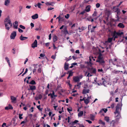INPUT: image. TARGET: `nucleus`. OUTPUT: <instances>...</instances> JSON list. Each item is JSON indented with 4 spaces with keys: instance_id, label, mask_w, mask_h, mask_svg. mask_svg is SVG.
<instances>
[{
    "instance_id": "nucleus-47",
    "label": "nucleus",
    "mask_w": 127,
    "mask_h": 127,
    "mask_svg": "<svg viewBox=\"0 0 127 127\" xmlns=\"http://www.w3.org/2000/svg\"><path fill=\"white\" fill-rule=\"evenodd\" d=\"M20 27L21 29H25V26L21 25H20Z\"/></svg>"
},
{
    "instance_id": "nucleus-53",
    "label": "nucleus",
    "mask_w": 127,
    "mask_h": 127,
    "mask_svg": "<svg viewBox=\"0 0 127 127\" xmlns=\"http://www.w3.org/2000/svg\"><path fill=\"white\" fill-rule=\"evenodd\" d=\"M78 76L79 78V80L80 79H82L83 77V76L82 75H79Z\"/></svg>"
},
{
    "instance_id": "nucleus-34",
    "label": "nucleus",
    "mask_w": 127,
    "mask_h": 127,
    "mask_svg": "<svg viewBox=\"0 0 127 127\" xmlns=\"http://www.w3.org/2000/svg\"><path fill=\"white\" fill-rule=\"evenodd\" d=\"M96 27V26H93L92 28V29L91 30V32H94V29Z\"/></svg>"
},
{
    "instance_id": "nucleus-51",
    "label": "nucleus",
    "mask_w": 127,
    "mask_h": 127,
    "mask_svg": "<svg viewBox=\"0 0 127 127\" xmlns=\"http://www.w3.org/2000/svg\"><path fill=\"white\" fill-rule=\"evenodd\" d=\"M38 98L39 99H41L42 97V95L41 94H39L38 95Z\"/></svg>"
},
{
    "instance_id": "nucleus-32",
    "label": "nucleus",
    "mask_w": 127,
    "mask_h": 127,
    "mask_svg": "<svg viewBox=\"0 0 127 127\" xmlns=\"http://www.w3.org/2000/svg\"><path fill=\"white\" fill-rule=\"evenodd\" d=\"M105 120L107 122H109V118L108 117L106 116L105 117Z\"/></svg>"
},
{
    "instance_id": "nucleus-60",
    "label": "nucleus",
    "mask_w": 127,
    "mask_h": 127,
    "mask_svg": "<svg viewBox=\"0 0 127 127\" xmlns=\"http://www.w3.org/2000/svg\"><path fill=\"white\" fill-rule=\"evenodd\" d=\"M98 72H102L103 71V70L102 69H98Z\"/></svg>"
},
{
    "instance_id": "nucleus-1",
    "label": "nucleus",
    "mask_w": 127,
    "mask_h": 127,
    "mask_svg": "<svg viewBox=\"0 0 127 127\" xmlns=\"http://www.w3.org/2000/svg\"><path fill=\"white\" fill-rule=\"evenodd\" d=\"M122 100L121 101L120 103H118L116 108V110L115 111L114 113L115 120H112L110 123L111 125L112 126H114L115 124L118 121V120L121 117L120 112L121 110V107L122 106Z\"/></svg>"
},
{
    "instance_id": "nucleus-5",
    "label": "nucleus",
    "mask_w": 127,
    "mask_h": 127,
    "mask_svg": "<svg viewBox=\"0 0 127 127\" xmlns=\"http://www.w3.org/2000/svg\"><path fill=\"white\" fill-rule=\"evenodd\" d=\"M116 10L115 11V12H116L117 14L116 15V18H117L116 19L114 20L113 19V20L114 21L116 22L118 21L120 19L119 16L120 14V9L119 8H117L116 9Z\"/></svg>"
},
{
    "instance_id": "nucleus-27",
    "label": "nucleus",
    "mask_w": 127,
    "mask_h": 127,
    "mask_svg": "<svg viewBox=\"0 0 127 127\" xmlns=\"http://www.w3.org/2000/svg\"><path fill=\"white\" fill-rule=\"evenodd\" d=\"M72 75H73L72 72L71 71H70L69 72V75H68V77H67V79H68L69 78V77H70V76H72Z\"/></svg>"
},
{
    "instance_id": "nucleus-18",
    "label": "nucleus",
    "mask_w": 127,
    "mask_h": 127,
    "mask_svg": "<svg viewBox=\"0 0 127 127\" xmlns=\"http://www.w3.org/2000/svg\"><path fill=\"white\" fill-rule=\"evenodd\" d=\"M68 64L65 63L64 66V68L65 70H67L68 68Z\"/></svg>"
},
{
    "instance_id": "nucleus-64",
    "label": "nucleus",
    "mask_w": 127,
    "mask_h": 127,
    "mask_svg": "<svg viewBox=\"0 0 127 127\" xmlns=\"http://www.w3.org/2000/svg\"><path fill=\"white\" fill-rule=\"evenodd\" d=\"M6 125V124L5 123H3L2 126V127H4V126H5Z\"/></svg>"
},
{
    "instance_id": "nucleus-43",
    "label": "nucleus",
    "mask_w": 127,
    "mask_h": 127,
    "mask_svg": "<svg viewBox=\"0 0 127 127\" xmlns=\"http://www.w3.org/2000/svg\"><path fill=\"white\" fill-rule=\"evenodd\" d=\"M80 68H83L85 67V65L84 64H81L80 65Z\"/></svg>"
},
{
    "instance_id": "nucleus-61",
    "label": "nucleus",
    "mask_w": 127,
    "mask_h": 127,
    "mask_svg": "<svg viewBox=\"0 0 127 127\" xmlns=\"http://www.w3.org/2000/svg\"><path fill=\"white\" fill-rule=\"evenodd\" d=\"M72 58H73V59L75 60H76L77 58V57L74 56H72Z\"/></svg>"
},
{
    "instance_id": "nucleus-12",
    "label": "nucleus",
    "mask_w": 127,
    "mask_h": 127,
    "mask_svg": "<svg viewBox=\"0 0 127 127\" xmlns=\"http://www.w3.org/2000/svg\"><path fill=\"white\" fill-rule=\"evenodd\" d=\"M73 80L75 82H79L80 80L79 79V78L78 76H76L73 77Z\"/></svg>"
},
{
    "instance_id": "nucleus-35",
    "label": "nucleus",
    "mask_w": 127,
    "mask_h": 127,
    "mask_svg": "<svg viewBox=\"0 0 127 127\" xmlns=\"http://www.w3.org/2000/svg\"><path fill=\"white\" fill-rule=\"evenodd\" d=\"M78 29H79L80 30L79 32H81L83 30H84V28L83 27H82L81 28L79 27Z\"/></svg>"
},
{
    "instance_id": "nucleus-46",
    "label": "nucleus",
    "mask_w": 127,
    "mask_h": 127,
    "mask_svg": "<svg viewBox=\"0 0 127 127\" xmlns=\"http://www.w3.org/2000/svg\"><path fill=\"white\" fill-rule=\"evenodd\" d=\"M23 114H19V118L20 119H22L23 118L22 117V116L23 115Z\"/></svg>"
},
{
    "instance_id": "nucleus-59",
    "label": "nucleus",
    "mask_w": 127,
    "mask_h": 127,
    "mask_svg": "<svg viewBox=\"0 0 127 127\" xmlns=\"http://www.w3.org/2000/svg\"><path fill=\"white\" fill-rule=\"evenodd\" d=\"M9 108L10 109H13V107L11 105H9Z\"/></svg>"
},
{
    "instance_id": "nucleus-55",
    "label": "nucleus",
    "mask_w": 127,
    "mask_h": 127,
    "mask_svg": "<svg viewBox=\"0 0 127 127\" xmlns=\"http://www.w3.org/2000/svg\"><path fill=\"white\" fill-rule=\"evenodd\" d=\"M114 103H113L111 105V107L113 109L114 107Z\"/></svg>"
},
{
    "instance_id": "nucleus-4",
    "label": "nucleus",
    "mask_w": 127,
    "mask_h": 127,
    "mask_svg": "<svg viewBox=\"0 0 127 127\" xmlns=\"http://www.w3.org/2000/svg\"><path fill=\"white\" fill-rule=\"evenodd\" d=\"M18 24H5L6 29L8 30L10 28L12 27L13 25V27L14 29H17L18 28Z\"/></svg>"
},
{
    "instance_id": "nucleus-19",
    "label": "nucleus",
    "mask_w": 127,
    "mask_h": 127,
    "mask_svg": "<svg viewBox=\"0 0 127 127\" xmlns=\"http://www.w3.org/2000/svg\"><path fill=\"white\" fill-rule=\"evenodd\" d=\"M38 17V15L37 14H35L32 16V18L33 19H37Z\"/></svg>"
},
{
    "instance_id": "nucleus-37",
    "label": "nucleus",
    "mask_w": 127,
    "mask_h": 127,
    "mask_svg": "<svg viewBox=\"0 0 127 127\" xmlns=\"http://www.w3.org/2000/svg\"><path fill=\"white\" fill-rule=\"evenodd\" d=\"M99 121V123L100 124H102L103 125H105V122H103L102 120H100Z\"/></svg>"
},
{
    "instance_id": "nucleus-20",
    "label": "nucleus",
    "mask_w": 127,
    "mask_h": 127,
    "mask_svg": "<svg viewBox=\"0 0 127 127\" xmlns=\"http://www.w3.org/2000/svg\"><path fill=\"white\" fill-rule=\"evenodd\" d=\"M28 38L27 37L23 36L22 35H21V36L20 37V40L22 41L25 40Z\"/></svg>"
},
{
    "instance_id": "nucleus-40",
    "label": "nucleus",
    "mask_w": 127,
    "mask_h": 127,
    "mask_svg": "<svg viewBox=\"0 0 127 127\" xmlns=\"http://www.w3.org/2000/svg\"><path fill=\"white\" fill-rule=\"evenodd\" d=\"M28 70V68H27L26 69L25 72L22 75V76H23L27 72Z\"/></svg>"
},
{
    "instance_id": "nucleus-44",
    "label": "nucleus",
    "mask_w": 127,
    "mask_h": 127,
    "mask_svg": "<svg viewBox=\"0 0 127 127\" xmlns=\"http://www.w3.org/2000/svg\"><path fill=\"white\" fill-rule=\"evenodd\" d=\"M88 87V85L86 83H85L84 85V86L83 87L85 89L87 88Z\"/></svg>"
},
{
    "instance_id": "nucleus-22",
    "label": "nucleus",
    "mask_w": 127,
    "mask_h": 127,
    "mask_svg": "<svg viewBox=\"0 0 127 127\" xmlns=\"http://www.w3.org/2000/svg\"><path fill=\"white\" fill-rule=\"evenodd\" d=\"M83 114V111H81L78 114V117H80L82 116Z\"/></svg>"
},
{
    "instance_id": "nucleus-14",
    "label": "nucleus",
    "mask_w": 127,
    "mask_h": 127,
    "mask_svg": "<svg viewBox=\"0 0 127 127\" xmlns=\"http://www.w3.org/2000/svg\"><path fill=\"white\" fill-rule=\"evenodd\" d=\"M62 32L65 35H66L68 33V32L67 30V29L66 27H64V28Z\"/></svg>"
},
{
    "instance_id": "nucleus-42",
    "label": "nucleus",
    "mask_w": 127,
    "mask_h": 127,
    "mask_svg": "<svg viewBox=\"0 0 127 127\" xmlns=\"http://www.w3.org/2000/svg\"><path fill=\"white\" fill-rule=\"evenodd\" d=\"M25 106L27 108H28L30 107L31 106L30 105L29 103H28L26 105H25Z\"/></svg>"
},
{
    "instance_id": "nucleus-36",
    "label": "nucleus",
    "mask_w": 127,
    "mask_h": 127,
    "mask_svg": "<svg viewBox=\"0 0 127 127\" xmlns=\"http://www.w3.org/2000/svg\"><path fill=\"white\" fill-rule=\"evenodd\" d=\"M23 7L22 6H19V13H21V10H22V9H23Z\"/></svg>"
},
{
    "instance_id": "nucleus-26",
    "label": "nucleus",
    "mask_w": 127,
    "mask_h": 127,
    "mask_svg": "<svg viewBox=\"0 0 127 127\" xmlns=\"http://www.w3.org/2000/svg\"><path fill=\"white\" fill-rule=\"evenodd\" d=\"M87 20L89 21H91L92 22L94 21V19L91 17H88L87 18Z\"/></svg>"
},
{
    "instance_id": "nucleus-39",
    "label": "nucleus",
    "mask_w": 127,
    "mask_h": 127,
    "mask_svg": "<svg viewBox=\"0 0 127 127\" xmlns=\"http://www.w3.org/2000/svg\"><path fill=\"white\" fill-rule=\"evenodd\" d=\"M57 19H59V22H60V21H61L62 20H63V18L62 17H60V16H59L58 17H57Z\"/></svg>"
},
{
    "instance_id": "nucleus-45",
    "label": "nucleus",
    "mask_w": 127,
    "mask_h": 127,
    "mask_svg": "<svg viewBox=\"0 0 127 127\" xmlns=\"http://www.w3.org/2000/svg\"><path fill=\"white\" fill-rule=\"evenodd\" d=\"M42 5V4L41 3H37V6H38V8H41L40 6Z\"/></svg>"
},
{
    "instance_id": "nucleus-9",
    "label": "nucleus",
    "mask_w": 127,
    "mask_h": 127,
    "mask_svg": "<svg viewBox=\"0 0 127 127\" xmlns=\"http://www.w3.org/2000/svg\"><path fill=\"white\" fill-rule=\"evenodd\" d=\"M5 24H12L11 23L9 18L8 17L6 18L4 20Z\"/></svg>"
},
{
    "instance_id": "nucleus-13",
    "label": "nucleus",
    "mask_w": 127,
    "mask_h": 127,
    "mask_svg": "<svg viewBox=\"0 0 127 127\" xmlns=\"http://www.w3.org/2000/svg\"><path fill=\"white\" fill-rule=\"evenodd\" d=\"M11 102L12 103H15L16 100V97L13 96H11Z\"/></svg>"
},
{
    "instance_id": "nucleus-38",
    "label": "nucleus",
    "mask_w": 127,
    "mask_h": 127,
    "mask_svg": "<svg viewBox=\"0 0 127 127\" xmlns=\"http://www.w3.org/2000/svg\"><path fill=\"white\" fill-rule=\"evenodd\" d=\"M97 14V12L96 11H95L94 12V13L92 15L93 17L96 16Z\"/></svg>"
},
{
    "instance_id": "nucleus-49",
    "label": "nucleus",
    "mask_w": 127,
    "mask_h": 127,
    "mask_svg": "<svg viewBox=\"0 0 127 127\" xmlns=\"http://www.w3.org/2000/svg\"><path fill=\"white\" fill-rule=\"evenodd\" d=\"M100 6V4L98 3H96V8L99 7Z\"/></svg>"
},
{
    "instance_id": "nucleus-11",
    "label": "nucleus",
    "mask_w": 127,
    "mask_h": 127,
    "mask_svg": "<svg viewBox=\"0 0 127 127\" xmlns=\"http://www.w3.org/2000/svg\"><path fill=\"white\" fill-rule=\"evenodd\" d=\"M29 86L30 88L28 89L29 90H31L33 91L35 90L36 89V87L35 86L30 85Z\"/></svg>"
},
{
    "instance_id": "nucleus-63",
    "label": "nucleus",
    "mask_w": 127,
    "mask_h": 127,
    "mask_svg": "<svg viewBox=\"0 0 127 127\" xmlns=\"http://www.w3.org/2000/svg\"><path fill=\"white\" fill-rule=\"evenodd\" d=\"M67 110L69 112H70L71 111H72V110L71 109H70L68 108H67Z\"/></svg>"
},
{
    "instance_id": "nucleus-62",
    "label": "nucleus",
    "mask_w": 127,
    "mask_h": 127,
    "mask_svg": "<svg viewBox=\"0 0 127 127\" xmlns=\"http://www.w3.org/2000/svg\"><path fill=\"white\" fill-rule=\"evenodd\" d=\"M103 110L105 113H106L107 111V109H103Z\"/></svg>"
},
{
    "instance_id": "nucleus-2",
    "label": "nucleus",
    "mask_w": 127,
    "mask_h": 127,
    "mask_svg": "<svg viewBox=\"0 0 127 127\" xmlns=\"http://www.w3.org/2000/svg\"><path fill=\"white\" fill-rule=\"evenodd\" d=\"M109 31L110 32L111 35L112 36V37L109 38L107 41H106V43L107 42H111L113 40V39H114V40L115 41V38H117L118 36H120L121 35L123 34V32H121L120 31L116 32L115 31H113L110 29L109 30Z\"/></svg>"
},
{
    "instance_id": "nucleus-58",
    "label": "nucleus",
    "mask_w": 127,
    "mask_h": 127,
    "mask_svg": "<svg viewBox=\"0 0 127 127\" xmlns=\"http://www.w3.org/2000/svg\"><path fill=\"white\" fill-rule=\"evenodd\" d=\"M86 121L88 122L89 124H91L92 123V122L90 120H86Z\"/></svg>"
},
{
    "instance_id": "nucleus-17",
    "label": "nucleus",
    "mask_w": 127,
    "mask_h": 127,
    "mask_svg": "<svg viewBox=\"0 0 127 127\" xmlns=\"http://www.w3.org/2000/svg\"><path fill=\"white\" fill-rule=\"evenodd\" d=\"M91 6L90 5H88L87 6L85 9V11L87 12H89L90 11Z\"/></svg>"
},
{
    "instance_id": "nucleus-3",
    "label": "nucleus",
    "mask_w": 127,
    "mask_h": 127,
    "mask_svg": "<svg viewBox=\"0 0 127 127\" xmlns=\"http://www.w3.org/2000/svg\"><path fill=\"white\" fill-rule=\"evenodd\" d=\"M96 62L102 65L105 63L103 57L101 53H99L97 59L96 60Z\"/></svg>"
},
{
    "instance_id": "nucleus-31",
    "label": "nucleus",
    "mask_w": 127,
    "mask_h": 127,
    "mask_svg": "<svg viewBox=\"0 0 127 127\" xmlns=\"http://www.w3.org/2000/svg\"><path fill=\"white\" fill-rule=\"evenodd\" d=\"M84 103L86 104H88L89 102V100L88 99H85L84 100Z\"/></svg>"
},
{
    "instance_id": "nucleus-48",
    "label": "nucleus",
    "mask_w": 127,
    "mask_h": 127,
    "mask_svg": "<svg viewBox=\"0 0 127 127\" xmlns=\"http://www.w3.org/2000/svg\"><path fill=\"white\" fill-rule=\"evenodd\" d=\"M69 14H67L66 15H65V17L67 19L69 18Z\"/></svg>"
},
{
    "instance_id": "nucleus-29",
    "label": "nucleus",
    "mask_w": 127,
    "mask_h": 127,
    "mask_svg": "<svg viewBox=\"0 0 127 127\" xmlns=\"http://www.w3.org/2000/svg\"><path fill=\"white\" fill-rule=\"evenodd\" d=\"M90 117L91 120H94V119L95 116L93 114H91L90 115Z\"/></svg>"
},
{
    "instance_id": "nucleus-21",
    "label": "nucleus",
    "mask_w": 127,
    "mask_h": 127,
    "mask_svg": "<svg viewBox=\"0 0 127 127\" xmlns=\"http://www.w3.org/2000/svg\"><path fill=\"white\" fill-rule=\"evenodd\" d=\"M10 3L9 0H5L4 5L6 6L9 5Z\"/></svg>"
},
{
    "instance_id": "nucleus-54",
    "label": "nucleus",
    "mask_w": 127,
    "mask_h": 127,
    "mask_svg": "<svg viewBox=\"0 0 127 127\" xmlns=\"http://www.w3.org/2000/svg\"><path fill=\"white\" fill-rule=\"evenodd\" d=\"M27 117H26L24 121L25 123H26L28 121V120H27Z\"/></svg>"
},
{
    "instance_id": "nucleus-33",
    "label": "nucleus",
    "mask_w": 127,
    "mask_h": 127,
    "mask_svg": "<svg viewBox=\"0 0 127 127\" xmlns=\"http://www.w3.org/2000/svg\"><path fill=\"white\" fill-rule=\"evenodd\" d=\"M78 84L77 85H75V87L76 86L78 87L79 88H80L81 87V85L82 84L81 82H80L78 83Z\"/></svg>"
},
{
    "instance_id": "nucleus-23",
    "label": "nucleus",
    "mask_w": 127,
    "mask_h": 127,
    "mask_svg": "<svg viewBox=\"0 0 127 127\" xmlns=\"http://www.w3.org/2000/svg\"><path fill=\"white\" fill-rule=\"evenodd\" d=\"M110 14V12L109 11H107L105 13V16L109 17Z\"/></svg>"
},
{
    "instance_id": "nucleus-52",
    "label": "nucleus",
    "mask_w": 127,
    "mask_h": 127,
    "mask_svg": "<svg viewBox=\"0 0 127 127\" xmlns=\"http://www.w3.org/2000/svg\"><path fill=\"white\" fill-rule=\"evenodd\" d=\"M18 31L19 32L21 33L22 32H23V30L21 29L20 28H18Z\"/></svg>"
},
{
    "instance_id": "nucleus-57",
    "label": "nucleus",
    "mask_w": 127,
    "mask_h": 127,
    "mask_svg": "<svg viewBox=\"0 0 127 127\" xmlns=\"http://www.w3.org/2000/svg\"><path fill=\"white\" fill-rule=\"evenodd\" d=\"M34 108L33 107H32L31 109H30V110L32 112H33V109Z\"/></svg>"
},
{
    "instance_id": "nucleus-6",
    "label": "nucleus",
    "mask_w": 127,
    "mask_h": 127,
    "mask_svg": "<svg viewBox=\"0 0 127 127\" xmlns=\"http://www.w3.org/2000/svg\"><path fill=\"white\" fill-rule=\"evenodd\" d=\"M16 35V31L13 32L11 33L10 38L11 39H14Z\"/></svg>"
},
{
    "instance_id": "nucleus-10",
    "label": "nucleus",
    "mask_w": 127,
    "mask_h": 127,
    "mask_svg": "<svg viewBox=\"0 0 127 127\" xmlns=\"http://www.w3.org/2000/svg\"><path fill=\"white\" fill-rule=\"evenodd\" d=\"M37 46V41L36 40H35L34 42L32 44V47L33 48H34L35 47Z\"/></svg>"
},
{
    "instance_id": "nucleus-28",
    "label": "nucleus",
    "mask_w": 127,
    "mask_h": 127,
    "mask_svg": "<svg viewBox=\"0 0 127 127\" xmlns=\"http://www.w3.org/2000/svg\"><path fill=\"white\" fill-rule=\"evenodd\" d=\"M29 84H31L34 85L36 84V83L34 80H32L30 83Z\"/></svg>"
},
{
    "instance_id": "nucleus-30",
    "label": "nucleus",
    "mask_w": 127,
    "mask_h": 127,
    "mask_svg": "<svg viewBox=\"0 0 127 127\" xmlns=\"http://www.w3.org/2000/svg\"><path fill=\"white\" fill-rule=\"evenodd\" d=\"M118 26L122 28H124L125 27L124 24H118Z\"/></svg>"
},
{
    "instance_id": "nucleus-8",
    "label": "nucleus",
    "mask_w": 127,
    "mask_h": 127,
    "mask_svg": "<svg viewBox=\"0 0 127 127\" xmlns=\"http://www.w3.org/2000/svg\"><path fill=\"white\" fill-rule=\"evenodd\" d=\"M102 80H103L102 82V83L104 86L106 87L107 85H111V83H110L109 82L106 81L103 78H102Z\"/></svg>"
},
{
    "instance_id": "nucleus-7",
    "label": "nucleus",
    "mask_w": 127,
    "mask_h": 127,
    "mask_svg": "<svg viewBox=\"0 0 127 127\" xmlns=\"http://www.w3.org/2000/svg\"><path fill=\"white\" fill-rule=\"evenodd\" d=\"M89 72L92 74L95 73L96 72V69L95 68L93 67L88 68Z\"/></svg>"
},
{
    "instance_id": "nucleus-25",
    "label": "nucleus",
    "mask_w": 127,
    "mask_h": 127,
    "mask_svg": "<svg viewBox=\"0 0 127 127\" xmlns=\"http://www.w3.org/2000/svg\"><path fill=\"white\" fill-rule=\"evenodd\" d=\"M57 40V37L56 35H54L53 37V41L54 42H55Z\"/></svg>"
},
{
    "instance_id": "nucleus-15",
    "label": "nucleus",
    "mask_w": 127,
    "mask_h": 127,
    "mask_svg": "<svg viewBox=\"0 0 127 127\" xmlns=\"http://www.w3.org/2000/svg\"><path fill=\"white\" fill-rule=\"evenodd\" d=\"M90 90L89 89L86 90L85 89H84L82 91V93L83 94H86L87 93H89Z\"/></svg>"
},
{
    "instance_id": "nucleus-24",
    "label": "nucleus",
    "mask_w": 127,
    "mask_h": 127,
    "mask_svg": "<svg viewBox=\"0 0 127 127\" xmlns=\"http://www.w3.org/2000/svg\"><path fill=\"white\" fill-rule=\"evenodd\" d=\"M112 72L115 74H119L120 72V71L114 70L113 71H112Z\"/></svg>"
},
{
    "instance_id": "nucleus-16",
    "label": "nucleus",
    "mask_w": 127,
    "mask_h": 127,
    "mask_svg": "<svg viewBox=\"0 0 127 127\" xmlns=\"http://www.w3.org/2000/svg\"><path fill=\"white\" fill-rule=\"evenodd\" d=\"M54 3L53 2H47L45 3L47 5H50L52 6H53Z\"/></svg>"
},
{
    "instance_id": "nucleus-50",
    "label": "nucleus",
    "mask_w": 127,
    "mask_h": 127,
    "mask_svg": "<svg viewBox=\"0 0 127 127\" xmlns=\"http://www.w3.org/2000/svg\"><path fill=\"white\" fill-rule=\"evenodd\" d=\"M38 73H41V68L39 67L38 69Z\"/></svg>"
},
{
    "instance_id": "nucleus-41",
    "label": "nucleus",
    "mask_w": 127,
    "mask_h": 127,
    "mask_svg": "<svg viewBox=\"0 0 127 127\" xmlns=\"http://www.w3.org/2000/svg\"><path fill=\"white\" fill-rule=\"evenodd\" d=\"M40 105H39L38 106H37V107L38 109L40 111H42V108H40Z\"/></svg>"
},
{
    "instance_id": "nucleus-56",
    "label": "nucleus",
    "mask_w": 127,
    "mask_h": 127,
    "mask_svg": "<svg viewBox=\"0 0 127 127\" xmlns=\"http://www.w3.org/2000/svg\"><path fill=\"white\" fill-rule=\"evenodd\" d=\"M54 9V8L52 7H50L49 8H48L47 9L48 10H52L53 9Z\"/></svg>"
}]
</instances>
